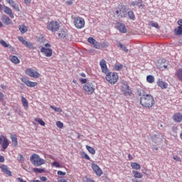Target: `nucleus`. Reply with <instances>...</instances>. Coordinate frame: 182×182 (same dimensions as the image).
I'll return each instance as SVG.
<instances>
[{
	"label": "nucleus",
	"mask_w": 182,
	"mask_h": 182,
	"mask_svg": "<svg viewBox=\"0 0 182 182\" xmlns=\"http://www.w3.org/2000/svg\"><path fill=\"white\" fill-rule=\"evenodd\" d=\"M140 104L144 107L150 109V107H153V106H154V98L151 95H143L140 98Z\"/></svg>",
	"instance_id": "nucleus-1"
},
{
	"label": "nucleus",
	"mask_w": 182,
	"mask_h": 182,
	"mask_svg": "<svg viewBox=\"0 0 182 182\" xmlns=\"http://www.w3.org/2000/svg\"><path fill=\"white\" fill-rule=\"evenodd\" d=\"M30 160L32 164H33V166H36V167H39V166H42V164H45L46 163V161L42 158L39 157V155L36 154H33L31 156Z\"/></svg>",
	"instance_id": "nucleus-2"
},
{
	"label": "nucleus",
	"mask_w": 182,
	"mask_h": 182,
	"mask_svg": "<svg viewBox=\"0 0 182 182\" xmlns=\"http://www.w3.org/2000/svg\"><path fill=\"white\" fill-rule=\"evenodd\" d=\"M83 90L87 95H93L96 90V83L95 82H88L83 85Z\"/></svg>",
	"instance_id": "nucleus-3"
},
{
	"label": "nucleus",
	"mask_w": 182,
	"mask_h": 182,
	"mask_svg": "<svg viewBox=\"0 0 182 182\" xmlns=\"http://www.w3.org/2000/svg\"><path fill=\"white\" fill-rule=\"evenodd\" d=\"M105 79L110 85H114L119 80V76L116 73H107Z\"/></svg>",
	"instance_id": "nucleus-4"
},
{
	"label": "nucleus",
	"mask_w": 182,
	"mask_h": 182,
	"mask_svg": "<svg viewBox=\"0 0 182 182\" xmlns=\"http://www.w3.org/2000/svg\"><path fill=\"white\" fill-rule=\"evenodd\" d=\"M59 22L58 21H52L48 23L47 29H48V31H51V32H56L59 31Z\"/></svg>",
	"instance_id": "nucleus-5"
},
{
	"label": "nucleus",
	"mask_w": 182,
	"mask_h": 182,
	"mask_svg": "<svg viewBox=\"0 0 182 182\" xmlns=\"http://www.w3.org/2000/svg\"><path fill=\"white\" fill-rule=\"evenodd\" d=\"M45 47H42L41 49V53H43L46 58H50L52 56V49L50 48V44L46 43L44 45Z\"/></svg>",
	"instance_id": "nucleus-6"
},
{
	"label": "nucleus",
	"mask_w": 182,
	"mask_h": 182,
	"mask_svg": "<svg viewBox=\"0 0 182 182\" xmlns=\"http://www.w3.org/2000/svg\"><path fill=\"white\" fill-rule=\"evenodd\" d=\"M74 25L77 29L85 28V19L82 17H76L74 19Z\"/></svg>",
	"instance_id": "nucleus-7"
},
{
	"label": "nucleus",
	"mask_w": 182,
	"mask_h": 182,
	"mask_svg": "<svg viewBox=\"0 0 182 182\" xmlns=\"http://www.w3.org/2000/svg\"><path fill=\"white\" fill-rule=\"evenodd\" d=\"M26 74L28 75V76H30V77H35L36 79L41 77V74L32 68H27L26 70Z\"/></svg>",
	"instance_id": "nucleus-8"
},
{
	"label": "nucleus",
	"mask_w": 182,
	"mask_h": 182,
	"mask_svg": "<svg viewBox=\"0 0 182 182\" xmlns=\"http://www.w3.org/2000/svg\"><path fill=\"white\" fill-rule=\"evenodd\" d=\"M128 10L129 9L126 6H122L120 10H117L115 13L117 15H118V16H120L121 18H126V16H127Z\"/></svg>",
	"instance_id": "nucleus-9"
},
{
	"label": "nucleus",
	"mask_w": 182,
	"mask_h": 182,
	"mask_svg": "<svg viewBox=\"0 0 182 182\" xmlns=\"http://www.w3.org/2000/svg\"><path fill=\"white\" fill-rule=\"evenodd\" d=\"M21 82H23V83L26 84L28 86V87H35V86H38V82H31L28 80V79L26 77H21Z\"/></svg>",
	"instance_id": "nucleus-10"
},
{
	"label": "nucleus",
	"mask_w": 182,
	"mask_h": 182,
	"mask_svg": "<svg viewBox=\"0 0 182 182\" xmlns=\"http://www.w3.org/2000/svg\"><path fill=\"white\" fill-rule=\"evenodd\" d=\"M92 168L93 171H95L96 175L98 176L99 177H100V176H102V174H103V171H102L100 167H99V166H97V164H92Z\"/></svg>",
	"instance_id": "nucleus-11"
},
{
	"label": "nucleus",
	"mask_w": 182,
	"mask_h": 182,
	"mask_svg": "<svg viewBox=\"0 0 182 182\" xmlns=\"http://www.w3.org/2000/svg\"><path fill=\"white\" fill-rule=\"evenodd\" d=\"M122 93L124 96H132V90H130V87L128 85L122 86Z\"/></svg>",
	"instance_id": "nucleus-12"
},
{
	"label": "nucleus",
	"mask_w": 182,
	"mask_h": 182,
	"mask_svg": "<svg viewBox=\"0 0 182 182\" xmlns=\"http://www.w3.org/2000/svg\"><path fill=\"white\" fill-rule=\"evenodd\" d=\"M100 66L101 67L102 73L106 75L109 73V69H107V65H106V60H105V59L101 60Z\"/></svg>",
	"instance_id": "nucleus-13"
},
{
	"label": "nucleus",
	"mask_w": 182,
	"mask_h": 182,
	"mask_svg": "<svg viewBox=\"0 0 182 182\" xmlns=\"http://www.w3.org/2000/svg\"><path fill=\"white\" fill-rule=\"evenodd\" d=\"M3 11L6 14V15H9V16H10L11 19H14V18H15V16H14V13H12V9H11V8L6 6H4Z\"/></svg>",
	"instance_id": "nucleus-14"
},
{
	"label": "nucleus",
	"mask_w": 182,
	"mask_h": 182,
	"mask_svg": "<svg viewBox=\"0 0 182 182\" xmlns=\"http://www.w3.org/2000/svg\"><path fill=\"white\" fill-rule=\"evenodd\" d=\"M0 168L2 171V173H4V174H7V176H12V172H11V171H9V168H8V166L6 165H1L0 166Z\"/></svg>",
	"instance_id": "nucleus-15"
},
{
	"label": "nucleus",
	"mask_w": 182,
	"mask_h": 182,
	"mask_svg": "<svg viewBox=\"0 0 182 182\" xmlns=\"http://www.w3.org/2000/svg\"><path fill=\"white\" fill-rule=\"evenodd\" d=\"M172 119L176 123H180L182 121V114L177 112L173 114Z\"/></svg>",
	"instance_id": "nucleus-16"
},
{
	"label": "nucleus",
	"mask_w": 182,
	"mask_h": 182,
	"mask_svg": "<svg viewBox=\"0 0 182 182\" xmlns=\"http://www.w3.org/2000/svg\"><path fill=\"white\" fill-rule=\"evenodd\" d=\"M68 32L65 31H61L58 33V39H63L64 41H66V39H68Z\"/></svg>",
	"instance_id": "nucleus-17"
},
{
	"label": "nucleus",
	"mask_w": 182,
	"mask_h": 182,
	"mask_svg": "<svg viewBox=\"0 0 182 182\" xmlns=\"http://www.w3.org/2000/svg\"><path fill=\"white\" fill-rule=\"evenodd\" d=\"M117 26L122 33H126L127 32V28H126V26H124L122 23H117Z\"/></svg>",
	"instance_id": "nucleus-18"
},
{
	"label": "nucleus",
	"mask_w": 182,
	"mask_h": 182,
	"mask_svg": "<svg viewBox=\"0 0 182 182\" xmlns=\"http://www.w3.org/2000/svg\"><path fill=\"white\" fill-rule=\"evenodd\" d=\"M157 85L161 89H167L168 84L167 82L163 81L161 79H159L157 81Z\"/></svg>",
	"instance_id": "nucleus-19"
},
{
	"label": "nucleus",
	"mask_w": 182,
	"mask_h": 182,
	"mask_svg": "<svg viewBox=\"0 0 182 182\" xmlns=\"http://www.w3.org/2000/svg\"><path fill=\"white\" fill-rule=\"evenodd\" d=\"M1 21L5 23V25H11L12 24V20L8 17L6 15H3L1 18Z\"/></svg>",
	"instance_id": "nucleus-20"
},
{
	"label": "nucleus",
	"mask_w": 182,
	"mask_h": 182,
	"mask_svg": "<svg viewBox=\"0 0 182 182\" xmlns=\"http://www.w3.org/2000/svg\"><path fill=\"white\" fill-rule=\"evenodd\" d=\"M3 151H5L6 149H8V146H9V141H8V139L4 138L3 140V143H1Z\"/></svg>",
	"instance_id": "nucleus-21"
},
{
	"label": "nucleus",
	"mask_w": 182,
	"mask_h": 182,
	"mask_svg": "<svg viewBox=\"0 0 182 182\" xmlns=\"http://www.w3.org/2000/svg\"><path fill=\"white\" fill-rule=\"evenodd\" d=\"M10 137L11 139V141L13 143V146L14 147H16V146H18V138L16 137V135L11 134V136Z\"/></svg>",
	"instance_id": "nucleus-22"
},
{
	"label": "nucleus",
	"mask_w": 182,
	"mask_h": 182,
	"mask_svg": "<svg viewBox=\"0 0 182 182\" xmlns=\"http://www.w3.org/2000/svg\"><path fill=\"white\" fill-rule=\"evenodd\" d=\"M10 60L13 63H15L16 65L18 64V63H20V62H21V60H19L18 59V57H16V55H11L10 56Z\"/></svg>",
	"instance_id": "nucleus-23"
},
{
	"label": "nucleus",
	"mask_w": 182,
	"mask_h": 182,
	"mask_svg": "<svg viewBox=\"0 0 182 182\" xmlns=\"http://www.w3.org/2000/svg\"><path fill=\"white\" fill-rule=\"evenodd\" d=\"M131 167H132V168H134V170H140V168H141V166H140V164L136 162L132 163Z\"/></svg>",
	"instance_id": "nucleus-24"
},
{
	"label": "nucleus",
	"mask_w": 182,
	"mask_h": 182,
	"mask_svg": "<svg viewBox=\"0 0 182 182\" xmlns=\"http://www.w3.org/2000/svg\"><path fill=\"white\" fill-rule=\"evenodd\" d=\"M18 29L21 33L28 32V27H26L25 25L19 26Z\"/></svg>",
	"instance_id": "nucleus-25"
},
{
	"label": "nucleus",
	"mask_w": 182,
	"mask_h": 182,
	"mask_svg": "<svg viewBox=\"0 0 182 182\" xmlns=\"http://www.w3.org/2000/svg\"><path fill=\"white\" fill-rule=\"evenodd\" d=\"M175 35H182V27L178 26L176 28L174 29Z\"/></svg>",
	"instance_id": "nucleus-26"
},
{
	"label": "nucleus",
	"mask_w": 182,
	"mask_h": 182,
	"mask_svg": "<svg viewBox=\"0 0 182 182\" xmlns=\"http://www.w3.org/2000/svg\"><path fill=\"white\" fill-rule=\"evenodd\" d=\"M0 44L4 46V48H9V49H12V47L11 45L6 43V42L4 40H0Z\"/></svg>",
	"instance_id": "nucleus-27"
},
{
	"label": "nucleus",
	"mask_w": 182,
	"mask_h": 182,
	"mask_svg": "<svg viewBox=\"0 0 182 182\" xmlns=\"http://www.w3.org/2000/svg\"><path fill=\"white\" fill-rule=\"evenodd\" d=\"M86 149L91 154H96V150L93 149V147L90 146L89 145H86Z\"/></svg>",
	"instance_id": "nucleus-28"
},
{
	"label": "nucleus",
	"mask_w": 182,
	"mask_h": 182,
	"mask_svg": "<svg viewBox=\"0 0 182 182\" xmlns=\"http://www.w3.org/2000/svg\"><path fill=\"white\" fill-rule=\"evenodd\" d=\"M127 15L129 19H132V21H134V19H136V17L134 16V12H133V11H128Z\"/></svg>",
	"instance_id": "nucleus-29"
},
{
	"label": "nucleus",
	"mask_w": 182,
	"mask_h": 182,
	"mask_svg": "<svg viewBox=\"0 0 182 182\" xmlns=\"http://www.w3.org/2000/svg\"><path fill=\"white\" fill-rule=\"evenodd\" d=\"M132 173L136 178H141L143 177V175L137 171H133Z\"/></svg>",
	"instance_id": "nucleus-30"
},
{
	"label": "nucleus",
	"mask_w": 182,
	"mask_h": 182,
	"mask_svg": "<svg viewBox=\"0 0 182 182\" xmlns=\"http://www.w3.org/2000/svg\"><path fill=\"white\" fill-rule=\"evenodd\" d=\"M119 48H121V49L122 50H124V52H125L126 53H127V52H129V49H127V48L126 47V46L122 44V43H119L118 46Z\"/></svg>",
	"instance_id": "nucleus-31"
},
{
	"label": "nucleus",
	"mask_w": 182,
	"mask_h": 182,
	"mask_svg": "<svg viewBox=\"0 0 182 182\" xmlns=\"http://www.w3.org/2000/svg\"><path fill=\"white\" fill-rule=\"evenodd\" d=\"M94 48H95V49H102V48H103V46H102V43L95 41V43L92 44Z\"/></svg>",
	"instance_id": "nucleus-32"
},
{
	"label": "nucleus",
	"mask_w": 182,
	"mask_h": 182,
	"mask_svg": "<svg viewBox=\"0 0 182 182\" xmlns=\"http://www.w3.org/2000/svg\"><path fill=\"white\" fill-rule=\"evenodd\" d=\"M149 25L150 26H152L153 28H156V29H159V28H160V26H159V23L154 21H149Z\"/></svg>",
	"instance_id": "nucleus-33"
},
{
	"label": "nucleus",
	"mask_w": 182,
	"mask_h": 182,
	"mask_svg": "<svg viewBox=\"0 0 182 182\" xmlns=\"http://www.w3.org/2000/svg\"><path fill=\"white\" fill-rule=\"evenodd\" d=\"M146 80L149 83H154V77L153 75H148Z\"/></svg>",
	"instance_id": "nucleus-34"
},
{
	"label": "nucleus",
	"mask_w": 182,
	"mask_h": 182,
	"mask_svg": "<svg viewBox=\"0 0 182 182\" xmlns=\"http://www.w3.org/2000/svg\"><path fill=\"white\" fill-rule=\"evenodd\" d=\"M22 105L24 107H28V100L24 97H21Z\"/></svg>",
	"instance_id": "nucleus-35"
},
{
	"label": "nucleus",
	"mask_w": 182,
	"mask_h": 182,
	"mask_svg": "<svg viewBox=\"0 0 182 182\" xmlns=\"http://www.w3.org/2000/svg\"><path fill=\"white\" fill-rule=\"evenodd\" d=\"M23 45H25V46H26V48H28L29 49H35V48H33V45L26 41V42H24Z\"/></svg>",
	"instance_id": "nucleus-36"
},
{
	"label": "nucleus",
	"mask_w": 182,
	"mask_h": 182,
	"mask_svg": "<svg viewBox=\"0 0 182 182\" xmlns=\"http://www.w3.org/2000/svg\"><path fill=\"white\" fill-rule=\"evenodd\" d=\"M11 6L17 12H19V11H21V9H19V6H18V4H16V3L11 4Z\"/></svg>",
	"instance_id": "nucleus-37"
},
{
	"label": "nucleus",
	"mask_w": 182,
	"mask_h": 182,
	"mask_svg": "<svg viewBox=\"0 0 182 182\" xmlns=\"http://www.w3.org/2000/svg\"><path fill=\"white\" fill-rule=\"evenodd\" d=\"M50 108L53 109V110H55V112H58V113H62V112H63L62 109H60L59 107H56L53 105H51Z\"/></svg>",
	"instance_id": "nucleus-38"
},
{
	"label": "nucleus",
	"mask_w": 182,
	"mask_h": 182,
	"mask_svg": "<svg viewBox=\"0 0 182 182\" xmlns=\"http://www.w3.org/2000/svg\"><path fill=\"white\" fill-rule=\"evenodd\" d=\"M35 121L37 122L38 123H39V124H41V126H45V122H43V120H42V119L35 118Z\"/></svg>",
	"instance_id": "nucleus-39"
},
{
	"label": "nucleus",
	"mask_w": 182,
	"mask_h": 182,
	"mask_svg": "<svg viewBox=\"0 0 182 182\" xmlns=\"http://www.w3.org/2000/svg\"><path fill=\"white\" fill-rule=\"evenodd\" d=\"M114 68L115 69V70H122V69H123V65L116 64Z\"/></svg>",
	"instance_id": "nucleus-40"
},
{
	"label": "nucleus",
	"mask_w": 182,
	"mask_h": 182,
	"mask_svg": "<svg viewBox=\"0 0 182 182\" xmlns=\"http://www.w3.org/2000/svg\"><path fill=\"white\" fill-rule=\"evenodd\" d=\"M139 4H143V1L138 0V1H132L131 2V5H132V6H136V5H139Z\"/></svg>",
	"instance_id": "nucleus-41"
},
{
	"label": "nucleus",
	"mask_w": 182,
	"mask_h": 182,
	"mask_svg": "<svg viewBox=\"0 0 182 182\" xmlns=\"http://www.w3.org/2000/svg\"><path fill=\"white\" fill-rule=\"evenodd\" d=\"M83 182H95V181L87 176H85L82 178Z\"/></svg>",
	"instance_id": "nucleus-42"
},
{
	"label": "nucleus",
	"mask_w": 182,
	"mask_h": 182,
	"mask_svg": "<svg viewBox=\"0 0 182 182\" xmlns=\"http://www.w3.org/2000/svg\"><path fill=\"white\" fill-rule=\"evenodd\" d=\"M87 42H89V43H91V45H93L96 42V40H95V38H93L92 37H90L87 39Z\"/></svg>",
	"instance_id": "nucleus-43"
},
{
	"label": "nucleus",
	"mask_w": 182,
	"mask_h": 182,
	"mask_svg": "<svg viewBox=\"0 0 182 182\" xmlns=\"http://www.w3.org/2000/svg\"><path fill=\"white\" fill-rule=\"evenodd\" d=\"M57 127H59V129H63V123H62L60 121H58L56 122Z\"/></svg>",
	"instance_id": "nucleus-44"
},
{
	"label": "nucleus",
	"mask_w": 182,
	"mask_h": 182,
	"mask_svg": "<svg viewBox=\"0 0 182 182\" xmlns=\"http://www.w3.org/2000/svg\"><path fill=\"white\" fill-rule=\"evenodd\" d=\"M33 171L35 173H43V171H45V170L44 169L38 168H33Z\"/></svg>",
	"instance_id": "nucleus-45"
},
{
	"label": "nucleus",
	"mask_w": 182,
	"mask_h": 182,
	"mask_svg": "<svg viewBox=\"0 0 182 182\" xmlns=\"http://www.w3.org/2000/svg\"><path fill=\"white\" fill-rule=\"evenodd\" d=\"M17 160L18 161H23V160H25V159L23 158V155L19 154L18 157L17 158Z\"/></svg>",
	"instance_id": "nucleus-46"
},
{
	"label": "nucleus",
	"mask_w": 182,
	"mask_h": 182,
	"mask_svg": "<svg viewBox=\"0 0 182 182\" xmlns=\"http://www.w3.org/2000/svg\"><path fill=\"white\" fill-rule=\"evenodd\" d=\"M82 158L85 159L86 160H90V157L88 156L87 154H85V153L82 154Z\"/></svg>",
	"instance_id": "nucleus-47"
},
{
	"label": "nucleus",
	"mask_w": 182,
	"mask_h": 182,
	"mask_svg": "<svg viewBox=\"0 0 182 182\" xmlns=\"http://www.w3.org/2000/svg\"><path fill=\"white\" fill-rule=\"evenodd\" d=\"M18 39L19 41H21V42L23 43V44L25 43V42L26 41V40L23 39V37L19 36V37L18 38Z\"/></svg>",
	"instance_id": "nucleus-48"
},
{
	"label": "nucleus",
	"mask_w": 182,
	"mask_h": 182,
	"mask_svg": "<svg viewBox=\"0 0 182 182\" xmlns=\"http://www.w3.org/2000/svg\"><path fill=\"white\" fill-rule=\"evenodd\" d=\"M57 173L58 176H66V172H63L62 171H58Z\"/></svg>",
	"instance_id": "nucleus-49"
},
{
	"label": "nucleus",
	"mask_w": 182,
	"mask_h": 182,
	"mask_svg": "<svg viewBox=\"0 0 182 182\" xmlns=\"http://www.w3.org/2000/svg\"><path fill=\"white\" fill-rule=\"evenodd\" d=\"M66 181H67V180H66V179H63V177L59 176V177L58 178V182H65Z\"/></svg>",
	"instance_id": "nucleus-50"
},
{
	"label": "nucleus",
	"mask_w": 182,
	"mask_h": 182,
	"mask_svg": "<svg viewBox=\"0 0 182 182\" xmlns=\"http://www.w3.org/2000/svg\"><path fill=\"white\" fill-rule=\"evenodd\" d=\"M80 82H81V83H87V80H86V78H80Z\"/></svg>",
	"instance_id": "nucleus-51"
},
{
	"label": "nucleus",
	"mask_w": 182,
	"mask_h": 182,
	"mask_svg": "<svg viewBox=\"0 0 182 182\" xmlns=\"http://www.w3.org/2000/svg\"><path fill=\"white\" fill-rule=\"evenodd\" d=\"M173 160H176V161H181V159L177 156H173Z\"/></svg>",
	"instance_id": "nucleus-52"
},
{
	"label": "nucleus",
	"mask_w": 182,
	"mask_h": 182,
	"mask_svg": "<svg viewBox=\"0 0 182 182\" xmlns=\"http://www.w3.org/2000/svg\"><path fill=\"white\" fill-rule=\"evenodd\" d=\"M53 166H55V167H60V164H59L57 161H54L53 163Z\"/></svg>",
	"instance_id": "nucleus-53"
},
{
	"label": "nucleus",
	"mask_w": 182,
	"mask_h": 182,
	"mask_svg": "<svg viewBox=\"0 0 182 182\" xmlns=\"http://www.w3.org/2000/svg\"><path fill=\"white\" fill-rule=\"evenodd\" d=\"M6 1L7 2V4H9V5H12L13 4L15 3V1H14V0H6Z\"/></svg>",
	"instance_id": "nucleus-54"
},
{
	"label": "nucleus",
	"mask_w": 182,
	"mask_h": 182,
	"mask_svg": "<svg viewBox=\"0 0 182 182\" xmlns=\"http://www.w3.org/2000/svg\"><path fill=\"white\" fill-rule=\"evenodd\" d=\"M40 180H41V181H48V178H46V176H41L40 178Z\"/></svg>",
	"instance_id": "nucleus-55"
},
{
	"label": "nucleus",
	"mask_w": 182,
	"mask_h": 182,
	"mask_svg": "<svg viewBox=\"0 0 182 182\" xmlns=\"http://www.w3.org/2000/svg\"><path fill=\"white\" fill-rule=\"evenodd\" d=\"M5 161V158L3 156H0V163H4Z\"/></svg>",
	"instance_id": "nucleus-56"
},
{
	"label": "nucleus",
	"mask_w": 182,
	"mask_h": 182,
	"mask_svg": "<svg viewBox=\"0 0 182 182\" xmlns=\"http://www.w3.org/2000/svg\"><path fill=\"white\" fill-rule=\"evenodd\" d=\"M178 25H179V26L182 27V19H180L178 21Z\"/></svg>",
	"instance_id": "nucleus-57"
},
{
	"label": "nucleus",
	"mask_w": 182,
	"mask_h": 182,
	"mask_svg": "<svg viewBox=\"0 0 182 182\" xmlns=\"http://www.w3.org/2000/svg\"><path fill=\"white\" fill-rule=\"evenodd\" d=\"M31 0H24V4H26V5L31 4Z\"/></svg>",
	"instance_id": "nucleus-58"
},
{
	"label": "nucleus",
	"mask_w": 182,
	"mask_h": 182,
	"mask_svg": "<svg viewBox=\"0 0 182 182\" xmlns=\"http://www.w3.org/2000/svg\"><path fill=\"white\" fill-rule=\"evenodd\" d=\"M163 68H164V69H167V65L161 64V67H160V69H162Z\"/></svg>",
	"instance_id": "nucleus-59"
},
{
	"label": "nucleus",
	"mask_w": 182,
	"mask_h": 182,
	"mask_svg": "<svg viewBox=\"0 0 182 182\" xmlns=\"http://www.w3.org/2000/svg\"><path fill=\"white\" fill-rule=\"evenodd\" d=\"M66 4H68V5H72V4H73V1H72V0L67 1Z\"/></svg>",
	"instance_id": "nucleus-60"
},
{
	"label": "nucleus",
	"mask_w": 182,
	"mask_h": 182,
	"mask_svg": "<svg viewBox=\"0 0 182 182\" xmlns=\"http://www.w3.org/2000/svg\"><path fill=\"white\" fill-rule=\"evenodd\" d=\"M4 99V94L0 92V100H2Z\"/></svg>",
	"instance_id": "nucleus-61"
},
{
	"label": "nucleus",
	"mask_w": 182,
	"mask_h": 182,
	"mask_svg": "<svg viewBox=\"0 0 182 182\" xmlns=\"http://www.w3.org/2000/svg\"><path fill=\"white\" fill-rule=\"evenodd\" d=\"M80 76H82V77H86V74L82 73L80 74Z\"/></svg>",
	"instance_id": "nucleus-62"
},
{
	"label": "nucleus",
	"mask_w": 182,
	"mask_h": 182,
	"mask_svg": "<svg viewBox=\"0 0 182 182\" xmlns=\"http://www.w3.org/2000/svg\"><path fill=\"white\" fill-rule=\"evenodd\" d=\"M31 182H42V181H41L39 180H32V181H31Z\"/></svg>",
	"instance_id": "nucleus-63"
},
{
	"label": "nucleus",
	"mask_w": 182,
	"mask_h": 182,
	"mask_svg": "<svg viewBox=\"0 0 182 182\" xmlns=\"http://www.w3.org/2000/svg\"><path fill=\"white\" fill-rule=\"evenodd\" d=\"M1 89H5L6 87V86L1 85Z\"/></svg>",
	"instance_id": "nucleus-64"
}]
</instances>
